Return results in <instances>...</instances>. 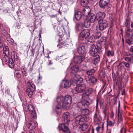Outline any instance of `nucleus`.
<instances>
[{
  "mask_svg": "<svg viewBox=\"0 0 133 133\" xmlns=\"http://www.w3.org/2000/svg\"><path fill=\"white\" fill-rule=\"evenodd\" d=\"M89 105V102L86 101H84L78 103V107H79L80 110H81L82 115L78 116L75 118V126L81 124V123L86 121V115H88L89 113V110L87 109Z\"/></svg>",
  "mask_w": 133,
  "mask_h": 133,
  "instance_id": "obj_1",
  "label": "nucleus"
},
{
  "mask_svg": "<svg viewBox=\"0 0 133 133\" xmlns=\"http://www.w3.org/2000/svg\"><path fill=\"white\" fill-rule=\"evenodd\" d=\"M106 38L105 37H102L101 39L97 41V45L94 44L91 46L90 50V54L92 56H94L97 52L101 53L102 50V45L105 44Z\"/></svg>",
  "mask_w": 133,
  "mask_h": 133,
  "instance_id": "obj_2",
  "label": "nucleus"
},
{
  "mask_svg": "<svg viewBox=\"0 0 133 133\" xmlns=\"http://www.w3.org/2000/svg\"><path fill=\"white\" fill-rule=\"evenodd\" d=\"M95 39L94 36H92L89 39L88 41L87 39L85 40V42H82L81 43L77 48L78 52L79 54H83L86 52L87 50L88 46L89 45V43L94 42Z\"/></svg>",
  "mask_w": 133,
  "mask_h": 133,
  "instance_id": "obj_3",
  "label": "nucleus"
},
{
  "mask_svg": "<svg viewBox=\"0 0 133 133\" xmlns=\"http://www.w3.org/2000/svg\"><path fill=\"white\" fill-rule=\"evenodd\" d=\"M71 96L69 95H66L65 97L60 96L57 97V102H62V107L64 109H67L69 108L71 103Z\"/></svg>",
  "mask_w": 133,
  "mask_h": 133,
  "instance_id": "obj_4",
  "label": "nucleus"
},
{
  "mask_svg": "<svg viewBox=\"0 0 133 133\" xmlns=\"http://www.w3.org/2000/svg\"><path fill=\"white\" fill-rule=\"evenodd\" d=\"M22 105L25 115L27 112H29L30 114L31 117L32 119H36V113L32 105L28 104L27 102L25 101L23 103Z\"/></svg>",
  "mask_w": 133,
  "mask_h": 133,
  "instance_id": "obj_5",
  "label": "nucleus"
},
{
  "mask_svg": "<svg viewBox=\"0 0 133 133\" xmlns=\"http://www.w3.org/2000/svg\"><path fill=\"white\" fill-rule=\"evenodd\" d=\"M110 0H100L99 5L100 7L104 9L107 12L110 11L111 7L109 4Z\"/></svg>",
  "mask_w": 133,
  "mask_h": 133,
  "instance_id": "obj_6",
  "label": "nucleus"
},
{
  "mask_svg": "<svg viewBox=\"0 0 133 133\" xmlns=\"http://www.w3.org/2000/svg\"><path fill=\"white\" fill-rule=\"evenodd\" d=\"M90 33V31L89 30L87 29H84L80 33L79 39L81 41L86 40L89 35Z\"/></svg>",
  "mask_w": 133,
  "mask_h": 133,
  "instance_id": "obj_7",
  "label": "nucleus"
},
{
  "mask_svg": "<svg viewBox=\"0 0 133 133\" xmlns=\"http://www.w3.org/2000/svg\"><path fill=\"white\" fill-rule=\"evenodd\" d=\"M27 84L30 88L27 89L26 92L27 93L29 97H31L33 94V92L35 90V86L32 83H31L29 81L28 82Z\"/></svg>",
  "mask_w": 133,
  "mask_h": 133,
  "instance_id": "obj_8",
  "label": "nucleus"
},
{
  "mask_svg": "<svg viewBox=\"0 0 133 133\" xmlns=\"http://www.w3.org/2000/svg\"><path fill=\"white\" fill-rule=\"evenodd\" d=\"M98 26L97 25L96 27V30L98 31V30L103 31L108 26V24L106 20H103L99 22Z\"/></svg>",
  "mask_w": 133,
  "mask_h": 133,
  "instance_id": "obj_9",
  "label": "nucleus"
},
{
  "mask_svg": "<svg viewBox=\"0 0 133 133\" xmlns=\"http://www.w3.org/2000/svg\"><path fill=\"white\" fill-rule=\"evenodd\" d=\"M85 79L87 84L91 86L95 85L97 81V78L94 76H91L88 78H85Z\"/></svg>",
  "mask_w": 133,
  "mask_h": 133,
  "instance_id": "obj_10",
  "label": "nucleus"
},
{
  "mask_svg": "<svg viewBox=\"0 0 133 133\" xmlns=\"http://www.w3.org/2000/svg\"><path fill=\"white\" fill-rule=\"evenodd\" d=\"M105 16V14L104 12L99 11L96 14V20L99 22L105 20L104 18Z\"/></svg>",
  "mask_w": 133,
  "mask_h": 133,
  "instance_id": "obj_11",
  "label": "nucleus"
},
{
  "mask_svg": "<svg viewBox=\"0 0 133 133\" xmlns=\"http://www.w3.org/2000/svg\"><path fill=\"white\" fill-rule=\"evenodd\" d=\"M94 122L96 124L101 122L102 120V118L98 111H96L95 112L93 117Z\"/></svg>",
  "mask_w": 133,
  "mask_h": 133,
  "instance_id": "obj_12",
  "label": "nucleus"
},
{
  "mask_svg": "<svg viewBox=\"0 0 133 133\" xmlns=\"http://www.w3.org/2000/svg\"><path fill=\"white\" fill-rule=\"evenodd\" d=\"M59 130H62L63 133H70V131L69 129L64 124H59L58 126Z\"/></svg>",
  "mask_w": 133,
  "mask_h": 133,
  "instance_id": "obj_13",
  "label": "nucleus"
},
{
  "mask_svg": "<svg viewBox=\"0 0 133 133\" xmlns=\"http://www.w3.org/2000/svg\"><path fill=\"white\" fill-rule=\"evenodd\" d=\"M86 88V85L84 84H83L76 87L75 91L77 92L81 93L84 91Z\"/></svg>",
  "mask_w": 133,
  "mask_h": 133,
  "instance_id": "obj_14",
  "label": "nucleus"
},
{
  "mask_svg": "<svg viewBox=\"0 0 133 133\" xmlns=\"http://www.w3.org/2000/svg\"><path fill=\"white\" fill-rule=\"evenodd\" d=\"M72 83V81L71 80H62V84H64V87L65 88H69L70 86Z\"/></svg>",
  "mask_w": 133,
  "mask_h": 133,
  "instance_id": "obj_15",
  "label": "nucleus"
},
{
  "mask_svg": "<svg viewBox=\"0 0 133 133\" xmlns=\"http://www.w3.org/2000/svg\"><path fill=\"white\" fill-rule=\"evenodd\" d=\"M83 58L81 56H75L72 59V61L76 63L80 64L82 62Z\"/></svg>",
  "mask_w": 133,
  "mask_h": 133,
  "instance_id": "obj_16",
  "label": "nucleus"
},
{
  "mask_svg": "<svg viewBox=\"0 0 133 133\" xmlns=\"http://www.w3.org/2000/svg\"><path fill=\"white\" fill-rule=\"evenodd\" d=\"M31 119L29 121V124L28 125V128L30 130H32L35 129L36 126L35 123L34 122L31 117Z\"/></svg>",
  "mask_w": 133,
  "mask_h": 133,
  "instance_id": "obj_17",
  "label": "nucleus"
},
{
  "mask_svg": "<svg viewBox=\"0 0 133 133\" xmlns=\"http://www.w3.org/2000/svg\"><path fill=\"white\" fill-rule=\"evenodd\" d=\"M63 117L65 123H68L69 122V118L70 117V115L69 112H64L63 115Z\"/></svg>",
  "mask_w": 133,
  "mask_h": 133,
  "instance_id": "obj_18",
  "label": "nucleus"
},
{
  "mask_svg": "<svg viewBox=\"0 0 133 133\" xmlns=\"http://www.w3.org/2000/svg\"><path fill=\"white\" fill-rule=\"evenodd\" d=\"M88 16L87 19L91 23H93L96 20V17L94 14L90 13Z\"/></svg>",
  "mask_w": 133,
  "mask_h": 133,
  "instance_id": "obj_19",
  "label": "nucleus"
},
{
  "mask_svg": "<svg viewBox=\"0 0 133 133\" xmlns=\"http://www.w3.org/2000/svg\"><path fill=\"white\" fill-rule=\"evenodd\" d=\"M90 9L88 7H87L84 8L82 11V14L85 16H88L90 14Z\"/></svg>",
  "mask_w": 133,
  "mask_h": 133,
  "instance_id": "obj_20",
  "label": "nucleus"
},
{
  "mask_svg": "<svg viewBox=\"0 0 133 133\" xmlns=\"http://www.w3.org/2000/svg\"><path fill=\"white\" fill-rule=\"evenodd\" d=\"M100 53L97 52L96 53V54H95V55L92 56H93L95 57L94 58L93 60V62L94 64H96L99 62L100 61V56L99 55H97V54Z\"/></svg>",
  "mask_w": 133,
  "mask_h": 133,
  "instance_id": "obj_21",
  "label": "nucleus"
},
{
  "mask_svg": "<svg viewBox=\"0 0 133 133\" xmlns=\"http://www.w3.org/2000/svg\"><path fill=\"white\" fill-rule=\"evenodd\" d=\"M58 104L57 105L56 108V111L57 114L61 113V102H57Z\"/></svg>",
  "mask_w": 133,
  "mask_h": 133,
  "instance_id": "obj_22",
  "label": "nucleus"
},
{
  "mask_svg": "<svg viewBox=\"0 0 133 133\" xmlns=\"http://www.w3.org/2000/svg\"><path fill=\"white\" fill-rule=\"evenodd\" d=\"M76 28L77 30L80 31L82 30L84 27V26L82 23H77L76 25Z\"/></svg>",
  "mask_w": 133,
  "mask_h": 133,
  "instance_id": "obj_23",
  "label": "nucleus"
},
{
  "mask_svg": "<svg viewBox=\"0 0 133 133\" xmlns=\"http://www.w3.org/2000/svg\"><path fill=\"white\" fill-rule=\"evenodd\" d=\"M91 23L87 18L85 19L84 22V26L86 28L89 27Z\"/></svg>",
  "mask_w": 133,
  "mask_h": 133,
  "instance_id": "obj_24",
  "label": "nucleus"
},
{
  "mask_svg": "<svg viewBox=\"0 0 133 133\" xmlns=\"http://www.w3.org/2000/svg\"><path fill=\"white\" fill-rule=\"evenodd\" d=\"M75 15L76 19L79 20L81 18V12L79 11H77L75 13Z\"/></svg>",
  "mask_w": 133,
  "mask_h": 133,
  "instance_id": "obj_25",
  "label": "nucleus"
},
{
  "mask_svg": "<svg viewBox=\"0 0 133 133\" xmlns=\"http://www.w3.org/2000/svg\"><path fill=\"white\" fill-rule=\"evenodd\" d=\"M72 72L73 73L77 72L79 70V67L77 65H75L71 68Z\"/></svg>",
  "mask_w": 133,
  "mask_h": 133,
  "instance_id": "obj_26",
  "label": "nucleus"
},
{
  "mask_svg": "<svg viewBox=\"0 0 133 133\" xmlns=\"http://www.w3.org/2000/svg\"><path fill=\"white\" fill-rule=\"evenodd\" d=\"M95 72V70L93 69H92L90 70H87L86 73L88 76H90L93 74Z\"/></svg>",
  "mask_w": 133,
  "mask_h": 133,
  "instance_id": "obj_27",
  "label": "nucleus"
},
{
  "mask_svg": "<svg viewBox=\"0 0 133 133\" xmlns=\"http://www.w3.org/2000/svg\"><path fill=\"white\" fill-rule=\"evenodd\" d=\"M107 55L109 57L112 56L114 55V51L112 50H108L107 51Z\"/></svg>",
  "mask_w": 133,
  "mask_h": 133,
  "instance_id": "obj_28",
  "label": "nucleus"
},
{
  "mask_svg": "<svg viewBox=\"0 0 133 133\" xmlns=\"http://www.w3.org/2000/svg\"><path fill=\"white\" fill-rule=\"evenodd\" d=\"M125 60L127 62H129L132 63L133 62V56H131L130 57H127L125 58Z\"/></svg>",
  "mask_w": 133,
  "mask_h": 133,
  "instance_id": "obj_29",
  "label": "nucleus"
},
{
  "mask_svg": "<svg viewBox=\"0 0 133 133\" xmlns=\"http://www.w3.org/2000/svg\"><path fill=\"white\" fill-rule=\"evenodd\" d=\"M81 123V124H80L81 125L80 127L82 131H84L88 128V125L86 124H83V125H82Z\"/></svg>",
  "mask_w": 133,
  "mask_h": 133,
  "instance_id": "obj_30",
  "label": "nucleus"
},
{
  "mask_svg": "<svg viewBox=\"0 0 133 133\" xmlns=\"http://www.w3.org/2000/svg\"><path fill=\"white\" fill-rule=\"evenodd\" d=\"M76 76H77V77H78V78L77 79H76L77 81L76 82V84H79L82 83L83 81V79L81 77L79 76L76 75Z\"/></svg>",
  "mask_w": 133,
  "mask_h": 133,
  "instance_id": "obj_31",
  "label": "nucleus"
},
{
  "mask_svg": "<svg viewBox=\"0 0 133 133\" xmlns=\"http://www.w3.org/2000/svg\"><path fill=\"white\" fill-rule=\"evenodd\" d=\"M85 94L86 95H89L92 92V89L91 88H89L87 89L86 90H85Z\"/></svg>",
  "mask_w": 133,
  "mask_h": 133,
  "instance_id": "obj_32",
  "label": "nucleus"
},
{
  "mask_svg": "<svg viewBox=\"0 0 133 133\" xmlns=\"http://www.w3.org/2000/svg\"><path fill=\"white\" fill-rule=\"evenodd\" d=\"M125 36L126 37L130 38H132L133 37V32H125Z\"/></svg>",
  "mask_w": 133,
  "mask_h": 133,
  "instance_id": "obj_33",
  "label": "nucleus"
},
{
  "mask_svg": "<svg viewBox=\"0 0 133 133\" xmlns=\"http://www.w3.org/2000/svg\"><path fill=\"white\" fill-rule=\"evenodd\" d=\"M4 53L5 55L8 54L9 52L8 47L7 46H5L3 48Z\"/></svg>",
  "mask_w": 133,
  "mask_h": 133,
  "instance_id": "obj_34",
  "label": "nucleus"
},
{
  "mask_svg": "<svg viewBox=\"0 0 133 133\" xmlns=\"http://www.w3.org/2000/svg\"><path fill=\"white\" fill-rule=\"evenodd\" d=\"M81 4L83 6H84L88 3V0H81Z\"/></svg>",
  "mask_w": 133,
  "mask_h": 133,
  "instance_id": "obj_35",
  "label": "nucleus"
},
{
  "mask_svg": "<svg viewBox=\"0 0 133 133\" xmlns=\"http://www.w3.org/2000/svg\"><path fill=\"white\" fill-rule=\"evenodd\" d=\"M11 58L13 61H16L18 59V57L16 54H14V55H12Z\"/></svg>",
  "mask_w": 133,
  "mask_h": 133,
  "instance_id": "obj_36",
  "label": "nucleus"
},
{
  "mask_svg": "<svg viewBox=\"0 0 133 133\" xmlns=\"http://www.w3.org/2000/svg\"><path fill=\"white\" fill-rule=\"evenodd\" d=\"M101 34L100 32H97V33L95 34V38L96 39L99 38L101 36Z\"/></svg>",
  "mask_w": 133,
  "mask_h": 133,
  "instance_id": "obj_37",
  "label": "nucleus"
},
{
  "mask_svg": "<svg viewBox=\"0 0 133 133\" xmlns=\"http://www.w3.org/2000/svg\"><path fill=\"white\" fill-rule=\"evenodd\" d=\"M122 116L120 115L118 116V119L117 122V125H118L120 123L122 122Z\"/></svg>",
  "mask_w": 133,
  "mask_h": 133,
  "instance_id": "obj_38",
  "label": "nucleus"
},
{
  "mask_svg": "<svg viewBox=\"0 0 133 133\" xmlns=\"http://www.w3.org/2000/svg\"><path fill=\"white\" fill-rule=\"evenodd\" d=\"M15 76H16L17 77H20L21 75L19 72H18V71L16 72L14 74Z\"/></svg>",
  "mask_w": 133,
  "mask_h": 133,
  "instance_id": "obj_39",
  "label": "nucleus"
},
{
  "mask_svg": "<svg viewBox=\"0 0 133 133\" xmlns=\"http://www.w3.org/2000/svg\"><path fill=\"white\" fill-rule=\"evenodd\" d=\"M126 27L127 28L125 29V32H132V31L130 29L129 27L128 26V27Z\"/></svg>",
  "mask_w": 133,
  "mask_h": 133,
  "instance_id": "obj_40",
  "label": "nucleus"
},
{
  "mask_svg": "<svg viewBox=\"0 0 133 133\" xmlns=\"http://www.w3.org/2000/svg\"><path fill=\"white\" fill-rule=\"evenodd\" d=\"M108 125L110 126H113L114 125V123L111 121H109L107 122Z\"/></svg>",
  "mask_w": 133,
  "mask_h": 133,
  "instance_id": "obj_41",
  "label": "nucleus"
},
{
  "mask_svg": "<svg viewBox=\"0 0 133 133\" xmlns=\"http://www.w3.org/2000/svg\"><path fill=\"white\" fill-rule=\"evenodd\" d=\"M122 63L126 67L129 68V67L130 64L129 63L124 62H122Z\"/></svg>",
  "mask_w": 133,
  "mask_h": 133,
  "instance_id": "obj_42",
  "label": "nucleus"
},
{
  "mask_svg": "<svg viewBox=\"0 0 133 133\" xmlns=\"http://www.w3.org/2000/svg\"><path fill=\"white\" fill-rule=\"evenodd\" d=\"M99 126H101L102 127V129L103 130L104 129V123L103 122H100L97 124Z\"/></svg>",
  "mask_w": 133,
  "mask_h": 133,
  "instance_id": "obj_43",
  "label": "nucleus"
},
{
  "mask_svg": "<svg viewBox=\"0 0 133 133\" xmlns=\"http://www.w3.org/2000/svg\"><path fill=\"white\" fill-rule=\"evenodd\" d=\"M9 66L11 68H13L14 67V64L13 62H9Z\"/></svg>",
  "mask_w": 133,
  "mask_h": 133,
  "instance_id": "obj_44",
  "label": "nucleus"
},
{
  "mask_svg": "<svg viewBox=\"0 0 133 133\" xmlns=\"http://www.w3.org/2000/svg\"><path fill=\"white\" fill-rule=\"evenodd\" d=\"M126 43L129 45L131 44L132 43L131 41L129 39H127L126 40Z\"/></svg>",
  "mask_w": 133,
  "mask_h": 133,
  "instance_id": "obj_45",
  "label": "nucleus"
},
{
  "mask_svg": "<svg viewBox=\"0 0 133 133\" xmlns=\"http://www.w3.org/2000/svg\"><path fill=\"white\" fill-rule=\"evenodd\" d=\"M6 93L8 95H10V90L8 88L7 89H6L5 91Z\"/></svg>",
  "mask_w": 133,
  "mask_h": 133,
  "instance_id": "obj_46",
  "label": "nucleus"
},
{
  "mask_svg": "<svg viewBox=\"0 0 133 133\" xmlns=\"http://www.w3.org/2000/svg\"><path fill=\"white\" fill-rule=\"evenodd\" d=\"M129 22V20L128 19H127L126 20L125 25V26L126 27H128V26H129L130 25L128 24Z\"/></svg>",
  "mask_w": 133,
  "mask_h": 133,
  "instance_id": "obj_47",
  "label": "nucleus"
},
{
  "mask_svg": "<svg viewBox=\"0 0 133 133\" xmlns=\"http://www.w3.org/2000/svg\"><path fill=\"white\" fill-rule=\"evenodd\" d=\"M121 133H126V130L125 129H124L123 127L120 130Z\"/></svg>",
  "mask_w": 133,
  "mask_h": 133,
  "instance_id": "obj_48",
  "label": "nucleus"
},
{
  "mask_svg": "<svg viewBox=\"0 0 133 133\" xmlns=\"http://www.w3.org/2000/svg\"><path fill=\"white\" fill-rule=\"evenodd\" d=\"M7 41L11 44H13L14 42V40L12 39H8L7 40Z\"/></svg>",
  "mask_w": 133,
  "mask_h": 133,
  "instance_id": "obj_49",
  "label": "nucleus"
},
{
  "mask_svg": "<svg viewBox=\"0 0 133 133\" xmlns=\"http://www.w3.org/2000/svg\"><path fill=\"white\" fill-rule=\"evenodd\" d=\"M3 58L5 59V62H7L9 60V58L6 55H5L4 57Z\"/></svg>",
  "mask_w": 133,
  "mask_h": 133,
  "instance_id": "obj_50",
  "label": "nucleus"
},
{
  "mask_svg": "<svg viewBox=\"0 0 133 133\" xmlns=\"http://www.w3.org/2000/svg\"><path fill=\"white\" fill-rule=\"evenodd\" d=\"M100 127L99 126L98 127H97L96 128V130L97 132H98L100 129Z\"/></svg>",
  "mask_w": 133,
  "mask_h": 133,
  "instance_id": "obj_51",
  "label": "nucleus"
},
{
  "mask_svg": "<svg viewBox=\"0 0 133 133\" xmlns=\"http://www.w3.org/2000/svg\"><path fill=\"white\" fill-rule=\"evenodd\" d=\"M130 51L131 52H133V46H131L130 48Z\"/></svg>",
  "mask_w": 133,
  "mask_h": 133,
  "instance_id": "obj_52",
  "label": "nucleus"
},
{
  "mask_svg": "<svg viewBox=\"0 0 133 133\" xmlns=\"http://www.w3.org/2000/svg\"><path fill=\"white\" fill-rule=\"evenodd\" d=\"M1 38L0 37V41H1ZM3 43L0 41V48H1L3 46Z\"/></svg>",
  "mask_w": 133,
  "mask_h": 133,
  "instance_id": "obj_53",
  "label": "nucleus"
},
{
  "mask_svg": "<svg viewBox=\"0 0 133 133\" xmlns=\"http://www.w3.org/2000/svg\"><path fill=\"white\" fill-rule=\"evenodd\" d=\"M125 93V90H123L122 92V95H124Z\"/></svg>",
  "mask_w": 133,
  "mask_h": 133,
  "instance_id": "obj_54",
  "label": "nucleus"
},
{
  "mask_svg": "<svg viewBox=\"0 0 133 133\" xmlns=\"http://www.w3.org/2000/svg\"><path fill=\"white\" fill-rule=\"evenodd\" d=\"M121 34H120L121 35H122V36H123V30H122V29H121Z\"/></svg>",
  "mask_w": 133,
  "mask_h": 133,
  "instance_id": "obj_55",
  "label": "nucleus"
},
{
  "mask_svg": "<svg viewBox=\"0 0 133 133\" xmlns=\"http://www.w3.org/2000/svg\"><path fill=\"white\" fill-rule=\"evenodd\" d=\"M120 101L119 100V103H118V112H119V108L120 107Z\"/></svg>",
  "mask_w": 133,
  "mask_h": 133,
  "instance_id": "obj_56",
  "label": "nucleus"
},
{
  "mask_svg": "<svg viewBox=\"0 0 133 133\" xmlns=\"http://www.w3.org/2000/svg\"><path fill=\"white\" fill-rule=\"evenodd\" d=\"M99 100H98L97 99V101H96V108L97 107H98V102H99Z\"/></svg>",
  "mask_w": 133,
  "mask_h": 133,
  "instance_id": "obj_57",
  "label": "nucleus"
},
{
  "mask_svg": "<svg viewBox=\"0 0 133 133\" xmlns=\"http://www.w3.org/2000/svg\"><path fill=\"white\" fill-rule=\"evenodd\" d=\"M22 73L24 74H25L26 73V72L25 70H24L23 69L22 71Z\"/></svg>",
  "mask_w": 133,
  "mask_h": 133,
  "instance_id": "obj_58",
  "label": "nucleus"
},
{
  "mask_svg": "<svg viewBox=\"0 0 133 133\" xmlns=\"http://www.w3.org/2000/svg\"><path fill=\"white\" fill-rule=\"evenodd\" d=\"M114 85H117V82L116 81H114Z\"/></svg>",
  "mask_w": 133,
  "mask_h": 133,
  "instance_id": "obj_59",
  "label": "nucleus"
},
{
  "mask_svg": "<svg viewBox=\"0 0 133 133\" xmlns=\"http://www.w3.org/2000/svg\"><path fill=\"white\" fill-rule=\"evenodd\" d=\"M50 61V62H49V63L48 64V65H51L52 64V63H51L50 61Z\"/></svg>",
  "mask_w": 133,
  "mask_h": 133,
  "instance_id": "obj_60",
  "label": "nucleus"
},
{
  "mask_svg": "<svg viewBox=\"0 0 133 133\" xmlns=\"http://www.w3.org/2000/svg\"><path fill=\"white\" fill-rule=\"evenodd\" d=\"M131 28H132L133 27V23H132L131 24Z\"/></svg>",
  "mask_w": 133,
  "mask_h": 133,
  "instance_id": "obj_61",
  "label": "nucleus"
},
{
  "mask_svg": "<svg viewBox=\"0 0 133 133\" xmlns=\"http://www.w3.org/2000/svg\"><path fill=\"white\" fill-rule=\"evenodd\" d=\"M105 50H106H106H107V51L108 50H107V49H108L107 47L105 46Z\"/></svg>",
  "mask_w": 133,
  "mask_h": 133,
  "instance_id": "obj_62",
  "label": "nucleus"
},
{
  "mask_svg": "<svg viewBox=\"0 0 133 133\" xmlns=\"http://www.w3.org/2000/svg\"><path fill=\"white\" fill-rule=\"evenodd\" d=\"M42 79V77L41 76H39V79L41 80V79Z\"/></svg>",
  "mask_w": 133,
  "mask_h": 133,
  "instance_id": "obj_63",
  "label": "nucleus"
},
{
  "mask_svg": "<svg viewBox=\"0 0 133 133\" xmlns=\"http://www.w3.org/2000/svg\"><path fill=\"white\" fill-rule=\"evenodd\" d=\"M74 90H73L72 91V94H75L76 93H75L74 92Z\"/></svg>",
  "mask_w": 133,
  "mask_h": 133,
  "instance_id": "obj_64",
  "label": "nucleus"
}]
</instances>
